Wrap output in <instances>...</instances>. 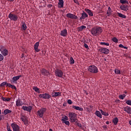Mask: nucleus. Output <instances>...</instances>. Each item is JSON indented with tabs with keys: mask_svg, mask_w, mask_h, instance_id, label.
I'll use <instances>...</instances> for the list:
<instances>
[{
	"mask_svg": "<svg viewBox=\"0 0 131 131\" xmlns=\"http://www.w3.org/2000/svg\"><path fill=\"white\" fill-rule=\"evenodd\" d=\"M125 97H126V95H125V94H122L119 96V99H120V100H123Z\"/></svg>",
	"mask_w": 131,
	"mask_h": 131,
	"instance_id": "nucleus-35",
	"label": "nucleus"
},
{
	"mask_svg": "<svg viewBox=\"0 0 131 131\" xmlns=\"http://www.w3.org/2000/svg\"><path fill=\"white\" fill-rule=\"evenodd\" d=\"M11 127L13 131H20V127L17 124L12 123Z\"/></svg>",
	"mask_w": 131,
	"mask_h": 131,
	"instance_id": "nucleus-10",
	"label": "nucleus"
},
{
	"mask_svg": "<svg viewBox=\"0 0 131 131\" xmlns=\"http://www.w3.org/2000/svg\"><path fill=\"white\" fill-rule=\"evenodd\" d=\"M74 2L75 4H77V5H78V1L77 0H74Z\"/></svg>",
	"mask_w": 131,
	"mask_h": 131,
	"instance_id": "nucleus-51",
	"label": "nucleus"
},
{
	"mask_svg": "<svg viewBox=\"0 0 131 131\" xmlns=\"http://www.w3.org/2000/svg\"><path fill=\"white\" fill-rule=\"evenodd\" d=\"M12 90H15V91L17 90V88L15 87V85H11V87H10Z\"/></svg>",
	"mask_w": 131,
	"mask_h": 131,
	"instance_id": "nucleus-47",
	"label": "nucleus"
},
{
	"mask_svg": "<svg viewBox=\"0 0 131 131\" xmlns=\"http://www.w3.org/2000/svg\"><path fill=\"white\" fill-rule=\"evenodd\" d=\"M120 9H121L122 11H126L128 10V7H127V5H122L120 6Z\"/></svg>",
	"mask_w": 131,
	"mask_h": 131,
	"instance_id": "nucleus-19",
	"label": "nucleus"
},
{
	"mask_svg": "<svg viewBox=\"0 0 131 131\" xmlns=\"http://www.w3.org/2000/svg\"><path fill=\"white\" fill-rule=\"evenodd\" d=\"M6 86H9V88H11L12 85L11 84V83H7Z\"/></svg>",
	"mask_w": 131,
	"mask_h": 131,
	"instance_id": "nucleus-49",
	"label": "nucleus"
},
{
	"mask_svg": "<svg viewBox=\"0 0 131 131\" xmlns=\"http://www.w3.org/2000/svg\"><path fill=\"white\" fill-rule=\"evenodd\" d=\"M11 112H12V111L8 109H6L4 111V115H7V114H9V113H11Z\"/></svg>",
	"mask_w": 131,
	"mask_h": 131,
	"instance_id": "nucleus-31",
	"label": "nucleus"
},
{
	"mask_svg": "<svg viewBox=\"0 0 131 131\" xmlns=\"http://www.w3.org/2000/svg\"><path fill=\"white\" fill-rule=\"evenodd\" d=\"M0 52L4 57H6V56L9 55V51L3 46H0Z\"/></svg>",
	"mask_w": 131,
	"mask_h": 131,
	"instance_id": "nucleus-3",
	"label": "nucleus"
},
{
	"mask_svg": "<svg viewBox=\"0 0 131 131\" xmlns=\"http://www.w3.org/2000/svg\"><path fill=\"white\" fill-rule=\"evenodd\" d=\"M123 110L128 114H131V107L129 106H126L123 107Z\"/></svg>",
	"mask_w": 131,
	"mask_h": 131,
	"instance_id": "nucleus-17",
	"label": "nucleus"
},
{
	"mask_svg": "<svg viewBox=\"0 0 131 131\" xmlns=\"http://www.w3.org/2000/svg\"><path fill=\"white\" fill-rule=\"evenodd\" d=\"M103 32V29L101 27H94L91 30V33L93 36H98Z\"/></svg>",
	"mask_w": 131,
	"mask_h": 131,
	"instance_id": "nucleus-1",
	"label": "nucleus"
},
{
	"mask_svg": "<svg viewBox=\"0 0 131 131\" xmlns=\"http://www.w3.org/2000/svg\"><path fill=\"white\" fill-rule=\"evenodd\" d=\"M112 13V10L111 9V8L110 7H108V10L106 12V15L109 17L111 15Z\"/></svg>",
	"mask_w": 131,
	"mask_h": 131,
	"instance_id": "nucleus-26",
	"label": "nucleus"
},
{
	"mask_svg": "<svg viewBox=\"0 0 131 131\" xmlns=\"http://www.w3.org/2000/svg\"><path fill=\"white\" fill-rule=\"evenodd\" d=\"M45 112H47V108L42 107L37 111V114L40 118H42V117H43V114H45Z\"/></svg>",
	"mask_w": 131,
	"mask_h": 131,
	"instance_id": "nucleus-4",
	"label": "nucleus"
},
{
	"mask_svg": "<svg viewBox=\"0 0 131 131\" xmlns=\"http://www.w3.org/2000/svg\"><path fill=\"white\" fill-rule=\"evenodd\" d=\"M100 45L109 46L110 44H109V43H106L105 42H100Z\"/></svg>",
	"mask_w": 131,
	"mask_h": 131,
	"instance_id": "nucleus-42",
	"label": "nucleus"
},
{
	"mask_svg": "<svg viewBox=\"0 0 131 131\" xmlns=\"http://www.w3.org/2000/svg\"><path fill=\"white\" fill-rule=\"evenodd\" d=\"M112 40H113V41L114 42H116V43H117L118 42V39L116 37H113L112 39Z\"/></svg>",
	"mask_w": 131,
	"mask_h": 131,
	"instance_id": "nucleus-37",
	"label": "nucleus"
},
{
	"mask_svg": "<svg viewBox=\"0 0 131 131\" xmlns=\"http://www.w3.org/2000/svg\"><path fill=\"white\" fill-rule=\"evenodd\" d=\"M8 2H14V0H8Z\"/></svg>",
	"mask_w": 131,
	"mask_h": 131,
	"instance_id": "nucleus-54",
	"label": "nucleus"
},
{
	"mask_svg": "<svg viewBox=\"0 0 131 131\" xmlns=\"http://www.w3.org/2000/svg\"><path fill=\"white\" fill-rule=\"evenodd\" d=\"M21 120L22 121H23V122H24L25 124V123H26V122L27 121V120H26V119H24L23 118H21Z\"/></svg>",
	"mask_w": 131,
	"mask_h": 131,
	"instance_id": "nucleus-48",
	"label": "nucleus"
},
{
	"mask_svg": "<svg viewBox=\"0 0 131 131\" xmlns=\"http://www.w3.org/2000/svg\"><path fill=\"white\" fill-rule=\"evenodd\" d=\"M89 17V15L86 13H85L84 11H83V12L81 13V16L80 17V20L81 21L82 20H84L85 18H88Z\"/></svg>",
	"mask_w": 131,
	"mask_h": 131,
	"instance_id": "nucleus-16",
	"label": "nucleus"
},
{
	"mask_svg": "<svg viewBox=\"0 0 131 131\" xmlns=\"http://www.w3.org/2000/svg\"><path fill=\"white\" fill-rule=\"evenodd\" d=\"M99 111H100L101 114L102 115H104V116H109V114H108V113H106V112L103 111V110H100Z\"/></svg>",
	"mask_w": 131,
	"mask_h": 131,
	"instance_id": "nucleus-32",
	"label": "nucleus"
},
{
	"mask_svg": "<svg viewBox=\"0 0 131 131\" xmlns=\"http://www.w3.org/2000/svg\"><path fill=\"white\" fill-rule=\"evenodd\" d=\"M38 47H39V42H36L34 46V49L37 53L40 51V49H38Z\"/></svg>",
	"mask_w": 131,
	"mask_h": 131,
	"instance_id": "nucleus-18",
	"label": "nucleus"
},
{
	"mask_svg": "<svg viewBox=\"0 0 131 131\" xmlns=\"http://www.w3.org/2000/svg\"><path fill=\"white\" fill-rule=\"evenodd\" d=\"M70 62L71 64H74L75 61H74V59H73V58L72 57L70 58Z\"/></svg>",
	"mask_w": 131,
	"mask_h": 131,
	"instance_id": "nucleus-40",
	"label": "nucleus"
},
{
	"mask_svg": "<svg viewBox=\"0 0 131 131\" xmlns=\"http://www.w3.org/2000/svg\"><path fill=\"white\" fill-rule=\"evenodd\" d=\"M2 100L4 102H9V101L11 100V98H6V97H2Z\"/></svg>",
	"mask_w": 131,
	"mask_h": 131,
	"instance_id": "nucleus-34",
	"label": "nucleus"
},
{
	"mask_svg": "<svg viewBox=\"0 0 131 131\" xmlns=\"http://www.w3.org/2000/svg\"><path fill=\"white\" fill-rule=\"evenodd\" d=\"M106 123L107 124H109L110 123V122L107 121L106 122Z\"/></svg>",
	"mask_w": 131,
	"mask_h": 131,
	"instance_id": "nucleus-53",
	"label": "nucleus"
},
{
	"mask_svg": "<svg viewBox=\"0 0 131 131\" xmlns=\"http://www.w3.org/2000/svg\"><path fill=\"white\" fill-rule=\"evenodd\" d=\"M126 104H127V105H129V106H131V100H127L126 101Z\"/></svg>",
	"mask_w": 131,
	"mask_h": 131,
	"instance_id": "nucleus-44",
	"label": "nucleus"
},
{
	"mask_svg": "<svg viewBox=\"0 0 131 131\" xmlns=\"http://www.w3.org/2000/svg\"><path fill=\"white\" fill-rule=\"evenodd\" d=\"M69 117L70 122L72 123L75 122L77 120V114L75 113L70 112L69 113Z\"/></svg>",
	"mask_w": 131,
	"mask_h": 131,
	"instance_id": "nucleus-2",
	"label": "nucleus"
},
{
	"mask_svg": "<svg viewBox=\"0 0 131 131\" xmlns=\"http://www.w3.org/2000/svg\"><path fill=\"white\" fill-rule=\"evenodd\" d=\"M85 11L88 13V15H89L91 17H93V16H94V13H93V12H92V10L89 9H85Z\"/></svg>",
	"mask_w": 131,
	"mask_h": 131,
	"instance_id": "nucleus-24",
	"label": "nucleus"
},
{
	"mask_svg": "<svg viewBox=\"0 0 131 131\" xmlns=\"http://www.w3.org/2000/svg\"><path fill=\"white\" fill-rule=\"evenodd\" d=\"M7 82L4 81L1 84L0 86H5V85H7Z\"/></svg>",
	"mask_w": 131,
	"mask_h": 131,
	"instance_id": "nucleus-43",
	"label": "nucleus"
},
{
	"mask_svg": "<svg viewBox=\"0 0 131 131\" xmlns=\"http://www.w3.org/2000/svg\"><path fill=\"white\" fill-rule=\"evenodd\" d=\"M40 72L42 75H43L44 76H49L50 75V72L49 71L46 70L45 69H42L40 70Z\"/></svg>",
	"mask_w": 131,
	"mask_h": 131,
	"instance_id": "nucleus-11",
	"label": "nucleus"
},
{
	"mask_svg": "<svg viewBox=\"0 0 131 131\" xmlns=\"http://www.w3.org/2000/svg\"><path fill=\"white\" fill-rule=\"evenodd\" d=\"M7 131H12V130H11V128H10V126L8 124L7 125Z\"/></svg>",
	"mask_w": 131,
	"mask_h": 131,
	"instance_id": "nucleus-45",
	"label": "nucleus"
},
{
	"mask_svg": "<svg viewBox=\"0 0 131 131\" xmlns=\"http://www.w3.org/2000/svg\"><path fill=\"white\" fill-rule=\"evenodd\" d=\"M68 104H69V105H71L72 104V100H71V99H68Z\"/></svg>",
	"mask_w": 131,
	"mask_h": 131,
	"instance_id": "nucleus-46",
	"label": "nucleus"
},
{
	"mask_svg": "<svg viewBox=\"0 0 131 131\" xmlns=\"http://www.w3.org/2000/svg\"><path fill=\"white\" fill-rule=\"evenodd\" d=\"M99 52L103 54H109L110 51L109 49L106 48H103L99 49Z\"/></svg>",
	"mask_w": 131,
	"mask_h": 131,
	"instance_id": "nucleus-13",
	"label": "nucleus"
},
{
	"mask_svg": "<svg viewBox=\"0 0 131 131\" xmlns=\"http://www.w3.org/2000/svg\"><path fill=\"white\" fill-rule=\"evenodd\" d=\"M68 117L67 116H64V117H62L61 121L62 122V123H64L66 125H70V122L68 121Z\"/></svg>",
	"mask_w": 131,
	"mask_h": 131,
	"instance_id": "nucleus-7",
	"label": "nucleus"
},
{
	"mask_svg": "<svg viewBox=\"0 0 131 131\" xmlns=\"http://www.w3.org/2000/svg\"><path fill=\"white\" fill-rule=\"evenodd\" d=\"M67 18H70V19H74L75 20H76V19H78V17H77V16L72 13L67 14Z\"/></svg>",
	"mask_w": 131,
	"mask_h": 131,
	"instance_id": "nucleus-12",
	"label": "nucleus"
},
{
	"mask_svg": "<svg viewBox=\"0 0 131 131\" xmlns=\"http://www.w3.org/2000/svg\"><path fill=\"white\" fill-rule=\"evenodd\" d=\"M53 98H55V97H59V96H61V93L60 92H53L51 94Z\"/></svg>",
	"mask_w": 131,
	"mask_h": 131,
	"instance_id": "nucleus-22",
	"label": "nucleus"
},
{
	"mask_svg": "<svg viewBox=\"0 0 131 131\" xmlns=\"http://www.w3.org/2000/svg\"><path fill=\"white\" fill-rule=\"evenodd\" d=\"M103 127V128H107V125H104Z\"/></svg>",
	"mask_w": 131,
	"mask_h": 131,
	"instance_id": "nucleus-52",
	"label": "nucleus"
},
{
	"mask_svg": "<svg viewBox=\"0 0 131 131\" xmlns=\"http://www.w3.org/2000/svg\"><path fill=\"white\" fill-rule=\"evenodd\" d=\"M21 28L23 30H26V29H27V26H26V24H25V23L24 22L22 23Z\"/></svg>",
	"mask_w": 131,
	"mask_h": 131,
	"instance_id": "nucleus-30",
	"label": "nucleus"
},
{
	"mask_svg": "<svg viewBox=\"0 0 131 131\" xmlns=\"http://www.w3.org/2000/svg\"><path fill=\"white\" fill-rule=\"evenodd\" d=\"M88 71L91 73H98L99 71L98 68L94 65L89 66Z\"/></svg>",
	"mask_w": 131,
	"mask_h": 131,
	"instance_id": "nucleus-5",
	"label": "nucleus"
},
{
	"mask_svg": "<svg viewBox=\"0 0 131 131\" xmlns=\"http://www.w3.org/2000/svg\"><path fill=\"white\" fill-rule=\"evenodd\" d=\"M72 108L73 109H75V110H78V111H83V108L82 107H80L79 106H76L75 105H73Z\"/></svg>",
	"mask_w": 131,
	"mask_h": 131,
	"instance_id": "nucleus-25",
	"label": "nucleus"
},
{
	"mask_svg": "<svg viewBox=\"0 0 131 131\" xmlns=\"http://www.w3.org/2000/svg\"><path fill=\"white\" fill-rule=\"evenodd\" d=\"M95 115L97 117H99V118H102V115L101 114V113L100 111H96L95 112Z\"/></svg>",
	"mask_w": 131,
	"mask_h": 131,
	"instance_id": "nucleus-27",
	"label": "nucleus"
},
{
	"mask_svg": "<svg viewBox=\"0 0 131 131\" xmlns=\"http://www.w3.org/2000/svg\"><path fill=\"white\" fill-rule=\"evenodd\" d=\"M39 98L41 99H51V95L48 93L45 94H41L39 95Z\"/></svg>",
	"mask_w": 131,
	"mask_h": 131,
	"instance_id": "nucleus-9",
	"label": "nucleus"
},
{
	"mask_svg": "<svg viewBox=\"0 0 131 131\" xmlns=\"http://www.w3.org/2000/svg\"><path fill=\"white\" fill-rule=\"evenodd\" d=\"M119 48H122L123 49H125V50H127V47L123 46V45L122 44H120L119 45Z\"/></svg>",
	"mask_w": 131,
	"mask_h": 131,
	"instance_id": "nucleus-39",
	"label": "nucleus"
},
{
	"mask_svg": "<svg viewBox=\"0 0 131 131\" xmlns=\"http://www.w3.org/2000/svg\"><path fill=\"white\" fill-rule=\"evenodd\" d=\"M49 131H53V129L52 128L49 129Z\"/></svg>",
	"mask_w": 131,
	"mask_h": 131,
	"instance_id": "nucleus-58",
	"label": "nucleus"
},
{
	"mask_svg": "<svg viewBox=\"0 0 131 131\" xmlns=\"http://www.w3.org/2000/svg\"><path fill=\"white\" fill-rule=\"evenodd\" d=\"M2 115H0V120H2Z\"/></svg>",
	"mask_w": 131,
	"mask_h": 131,
	"instance_id": "nucleus-56",
	"label": "nucleus"
},
{
	"mask_svg": "<svg viewBox=\"0 0 131 131\" xmlns=\"http://www.w3.org/2000/svg\"><path fill=\"white\" fill-rule=\"evenodd\" d=\"M84 46L86 49H89V46L88 44H84Z\"/></svg>",
	"mask_w": 131,
	"mask_h": 131,
	"instance_id": "nucleus-50",
	"label": "nucleus"
},
{
	"mask_svg": "<svg viewBox=\"0 0 131 131\" xmlns=\"http://www.w3.org/2000/svg\"><path fill=\"white\" fill-rule=\"evenodd\" d=\"M113 122L115 125H117L118 123V118L117 117L114 118L113 120Z\"/></svg>",
	"mask_w": 131,
	"mask_h": 131,
	"instance_id": "nucleus-29",
	"label": "nucleus"
},
{
	"mask_svg": "<svg viewBox=\"0 0 131 131\" xmlns=\"http://www.w3.org/2000/svg\"><path fill=\"white\" fill-rule=\"evenodd\" d=\"M117 15H118V16L120 17V18H123V19H125V18H126V16L124 15L122 13H120L119 12H118Z\"/></svg>",
	"mask_w": 131,
	"mask_h": 131,
	"instance_id": "nucleus-28",
	"label": "nucleus"
},
{
	"mask_svg": "<svg viewBox=\"0 0 131 131\" xmlns=\"http://www.w3.org/2000/svg\"><path fill=\"white\" fill-rule=\"evenodd\" d=\"M23 105V102L21 101V99H18L16 101V106L17 107H20V106H22Z\"/></svg>",
	"mask_w": 131,
	"mask_h": 131,
	"instance_id": "nucleus-20",
	"label": "nucleus"
},
{
	"mask_svg": "<svg viewBox=\"0 0 131 131\" xmlns=\"http://www.w3.org/2000/svg\"><path fill=\"white\" fill-rule=\"evenodd\" d=\"M33 90L36 92V93H38V94H40V91H39V89H38L37 87H34L33 88Z\"/></svg>",
	"mask_w": 131,
	"mask_h": 131,
	"instance_id": "nucleus-33",
	"label": "nucleus"
},
{
	"mask_svg": "<svg viewBox=\"0 0 131 131\" xmlns=\"http://www.w3.org/2000/svg\"><path fill=\"white\" fill-rule=\"evenodd\" d=\"M67 29H64L62 31H60V35L61 36H67Z\"/></svg>",
	"mask_w": 131,
	"mask_h": 131,
	"instance_id": "nucleus-21",
	"label": "nucleus"
},
{
	"mask_svg": "<svg viewBox=\"0 0 131 131\" xmlns=\"http://www.w3.org/2000/svg\"><path fill=\"white\" fill-rule=\"evenodd\" d=\"M129 124H130V125H131V120H130V121H129Z\"/></svg>",
	"mask_w": 131,
	"mask_h": 131,
	"instance_id": "nucleus-57",
	"label": "nucleus"
},
{
	"mask_svg": "<svg viewBox=\"0 0 131 131\" xmlns=\"http://www.w3.org/2000/svg\"><path fill=\"white\" fill-rule=\"evenodd\" d=\"M55 76L56 77H59L60 78H62L63 77V71L61 70L56 69L55 71Z\"/></svg>",
	"mask_w": 131,
	"mask_h": 131,
	"instance_id": "nucleus-6",
	"label": "nucleus"
},
{
	"mask_svg": "<svg viewBox=\"0 0 131 131\" xmlns=\"http://www.w3.org/2000/svg\"><path fill=\"white\" fill-rule=\"evenodd\" d=\"M21 56H22L21 58H23V57H24V55L23 54H22Z\"/></svg>",
	"mask_w": 131,
	"mask_h": 131,
	"instance_id": "nucleus-59",
	"label": "nucleus"
},
{
	"mask_svg": "<svg viewBox=\"0 0 131 131\" xmlns=\"http://www.w3.org/2000/svg\"><path fill=\"white\" fill-rule=\"evenodd\" d=\"M0 114H2V110L0 109Z\"/></svg>",
	"mask_w": 131,
	"mask_h": 131,
	"instance_id": "nucleus-60",
	"label": "nucleus"
},
{
	"mask_svg": "<svg viewBox=\"0 0 131 131\" xmlns=\"http://www.w3.org/2000/svg\"><path fill=\"white\" fill-rule=\"evenodd\" d=\"M115 73L116 74H120V70L118 69H115Z\"/></svg>",
	"mask_w": 131,
	"mask_h": 131,
	"instance_id": "nucleus-41",
	"label": "nucleus"
},
{
	"mask_svg": "<svg viewBox=\"0 0 131 131\" xmlns=\"http://www.w3.org/2000/svg\"><path fill=\"white\" fill-rule=\"evenodd\" d=\"M22 109L24 110V111H27L28 112H31V111L32 110V106L30 105L28 106H23Z\"/></svg>",
	"mask_w": 131,
	"mask_h": 131,
	"instance_id": "nucleus-15",
	"label": "nucleus"
},
{
	"mask_svg": "<svg viewBox=\"0 0 131 131\" xmlns=\"http://www.w3.org/2000/svg\"><path fill=\"white\" fill-rule=\"evenodd\" d=\"M121 4H128V1L127 0H120Z\"/></svg>",
	"mask_w": 131,
	"mask_h": 131,
	"instance_id": "nucleus-38",
	"label": "nucleus"
},
{
	"mask_svg": "<svg viewBox=\"0 0 131 131\" xmlns=\"http://www.w3.org/2000/svg\"><path fill=\"white\" fill-rule=\"evenodd\" d=\"M20 77H21V75L13 77L11 81V83H17V80H19Z\"/></svg>",
	"mask_w": 131,
	"mask_h": 131,
	"instance_id": "nucleus-14",
	"label": "nucleus"
},
{
	"mask_svg": "<svg viewBox=\"0 0 131 131\" xmlns=\"http://www.w3.org/2000/svg\"><path fill=\"white\" fill-rule=\"evenodd\" d=\"M8 17L9 19L11 20V21H17L18 20V16L16 14L10 13Z\"/></svg>",
	"mask_w": 131,
	"mask_h": 131,
	"instance_id": "nucleus-8",
	"label": "nucleus"
},
{
	"mask_svg": "<svg viewBox=\"0 0 131 131\" xmlns=\"http://www.w3.org/2000/svg\"><path fill=\"white\" fill-rule=\"evenodd\" d=\"M85 28H86V26H80V27H79V30L80 31H82V30H83L84 29H85Z\"/></svg>",
	"mask_w": 131,
	"mask_h": 131,
	"instance_id": "nucleus-36",
	"label": "nucleus"
},
{
	"mask_svg": "<svg viewBox=\"0 0 131 131\" xmlns=\"http://www.w3.org/2000/svg\"><path fill=\"white\" fill-rule=\"evenodd\" d=\"M78 126L81 127V124H78Z\"/></svg>",
	"mask_w": 131,
	"mask_h": 131,
	"instance_id": "nucleus-55",
	"label": "nucleus"
},
{
	"mask_svg": "<svg viewBox=\"0 0 131 131\" xmlns=\"http://www.w3.org/2000/svg\"><path fill=\"white\" fill-rule=\"evenodd\" d=\"M58 7V8H63L64 7V1L59 0Z\"/></svg>",
	"mask_w": 131,
	"mask_h": 131,
	"instance_id": "nucleus-23",
	"label": "nucleus"
}]
</instances>
